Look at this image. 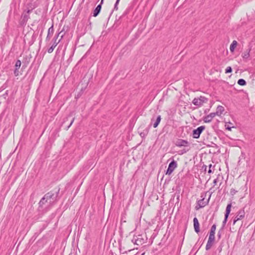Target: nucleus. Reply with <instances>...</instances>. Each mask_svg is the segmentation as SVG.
<instances>
[{"label": "nucleus", "mask_w": 255, "mask_h": 255, "mask_svg": "<svg viewBox=\"0 0 255 255\" xmlns=\"http://www.w3.org/2000/svg\"><path fill=\"white\" fill-rule=\"evenodd\" d=\"M58 192L59 191L57 192L56 194L52 192H49L46 193L40 201L39 203V206L42 207L46 203H48L51 205L53 204L56 200Z\"/></svg>", "instance_id": "obj_1"}, {"label": "nucleus", "mask_w": 255, "mask_h": 255, "mask_svg": "<svg viewBox=\"0 0 255 255\" xmlns=\"http://www.w3.org/2000/svg\"><path fill=\"white\" fill-rule=\"evenodd\" d=\"M60 33L61 32H59V33H58L54 37V38L53 39L52 41H53V43H52V45L49 49H48V50H47V52L49 53H51L53 51V50H54V48H55V47L60 42V41H61V39L63 38V35H62L61 36V38L58 41H57L58 37L59 36V35L60 34Z\"/></svg>", "instance_id": "obj_2"}, {"label": "nucleus", "mask_w": 255, "mask_h": 255, "mask_svg": "<svg viewBox=\"0 0 255 255\" xmlns=\"http://www.w3.org/2000/svg\"><path fill=\"white\" fill-rule=\"evenodd\" d=\"M207 102V99L205 97L200 96L199 98H194L192 101V103L196 106L201 107L204 103Z\"/></svg>", "instance_id": "obj_3"}, {"label": "nucleus", "mask_w": 255, "mask_h": 255, "mask_svg": "<svg viewBox=\"0 0 255 255\" xmlns=\"http://www.w3.org/2000/svg\"><path fill=\"white\" fill-rule=\"evenodd\" d=\"M177 162L174 160L172 161L168 165L166 174L167 175H170L177 167Z\"/></svg>", "instance_id": "obj_4"}, {"label": "nucleus", "mask_w": 255, "mask_h": 255, "mask_svg": "<svg viewBox=\"0 0 255 255\" xmlns=\"http://www.w3.org/2000/svg\"><path fill=\"white\" fill-rule=\"evenodd\" d=\"M231 207H232V204L231 203L230 204H229L227 207H226V213H225V219L223 222V226H222V229H223V228H224L226 223H227V220H228V218L229 217V215L230 213V212H231Z\"/></svg>", "instance_id": "obj_5"}, {"label": "nucleus", "mask_w": 255, "mask_h": 255, "mask_svg": "<svg viewBox=\"0 0 255 255\" xmlns=\"http://www.w3.org/2000/svg\"><path fill=\"white\" fill-rule=\"evenodd\" d=\"M204 126H200L197 129H194L193 131V137L195 138H198L199 137L200 134L205 129Z\"/></svg>", "instance_id": "obj_6"}, {"label": "nucleus", "mask_w": 255, "mask_h": 255, "mask_svg": "<svg viewBox=\"0 0 255 255\" xmlns=\"http://www.w3.org/2000/svg\"><path fill=\"white\" fill-rule=\"evenodd\" d=\"M245 212L244 210L239 211L235 220H234L233 224H235L237 221L242 219L245 217Z\"/></svg>", "instance_id": "obj_7"}, {"label": "nucleus", "mask_w": 255, "mask_h": 255, "mask_svg": "<svg viewBox=\"0 0 255 255\" xmlns=\"http://www.w3.org/2000/svg\"><path fill=\"white\" fill-rule=\"evenodd\" d=\"M215 113H212L204 118L203 121L205 123H210L212 119L216 116Z\"/></svg>", "instance_id": "obj_8"}, {"label": "nucleus", "mask_w": 255, "mask_h": 255, "mask_svg": "<svg viewBox=\"0 0 255 255\" xmlns=\"http://www.w3.org/2000/svg\"><path fill=\"white\" fill-rule=\"evenodd\" d=\"M194 228L195 231L198 233L200 231L199 223L197 218H194L193 219Z\"/></svg>", "instance_id": "obj_9"}, {"label": "nucleus", "mask_w": 255, "mask_h": 255, "mask_svg": "<svg viewBox=\"0 0 255 255\" xmlns=\"http://www.w3.org/2000/svg\"><path fill=\"white\" fill-rule=\"evenodd\" d=\"M53 32H54L53 26L52 25L48 30V33H47V35L46 38V41L50 40L52 35L53 34Z\"/></svg>", "instance_id": "obj_10"}, {"label": "nucleus", "mask_w": 255, "mask_h": 255, "mask_svg": "<svg viewBox=\"0 0 255 255\" xmlns=\"http://www.w3.org/2000/svg\"><path fill=\"white\" fill-rule=\"evenodd\" d=\"M188 142L186 140L180 139L176 142V145L178 146H186L188 145Z\"/></svg>", "instance_id": "obj_11"}, {"label": "nucleus", "mask_w": 255, "mask_h": 255, "mask_svg": "<svg viewBox=\"0 0 255 255\" xmlns=\"http://www.w3.org/2000/svg\"><path fill=\"white\" fill-rule=\"evenodd\" d=\"M224 111V108L223 106H218L216 110V112L215 113V114H216V115L220 116L221 114H222Z\"/></svg>", "instance_id": "obj_12"}, {"label": "nucleus", "mask_w": 255, "mask_h": 255, "mask_svg": "<svg viewBox=\"0 0 255 255\" xmlns=\"http://www.w3.org/2000/svg\"><path fill=\"white\" fill-rule=\"evenodd\" d=\"M237 45H238V43H237V41L234 40L232 42V43L231 44L230 47V50L231 52L233 53L234 52L235 49L236 48Z\"/></svg>", "instance_id": "obj_13"}, {"label": "nucleus", "mask_w": 255, "mask_h": 255, "mask_svg": "<svg viewBox=\"0 0 255 255\" xmlns=\"http://www.w3.org/2000/svg\"><path fill=\"white\" fill-rule=\"evenodd\" d=\"M29 15L26 14H23L22 15V20H21V24H25L27 22V20L29 18Z\"/></svg>", "instance_id": "obj_14"}, {"label": "nucleus", "mask_w": 255, "mask_h": 255, "mask_svg": "<svg viewBox=\"0 0 255 255\" xmlns=\"http://www.w3.org/2000/svg\"><path fill=\"white\" fill-rule=\"evenodd\" d=\"M250 51H251V49H249L247 50L246 51H245L243 53L242 57L244 59H247V58H248L250 57Z\"/></svg>", "instance_id": "obj_15"}, {"label": "nucleus", "mask_w": 255, "mask_h": 255, "mask_svg": "<svg viewBox=\"0 0 255 255\" xmlns=\"http://www.w3.org/2000/svg\"><path fill=\"white\" fill-rule=\"evenodd\" d=\"M160 121H161V117H160V116H158L156 119L155 122L153 124V127L155 128H156L158 126V125H159Z\"/></svg>", "instance_id": "obj_16"}, {"label": "nucleus", "mask_w": 255, "mask_h": 255, "mask_svg": "<svg viewBox=\"0 0 255 255\" xmlns=\"http://www.w3.org/2000/svg\"><path fill=\"white\" fill-rule=\"evenodd\" d=\"M213 243L214 242H210V241H208L207 244L206 246V250H210L211 249V248L212 247Z\"/></svg>", "instance_id": "obj_17"}, {"label": "nucleus", "mask_w": 255, "mask_h": 255, "mask_svg": "<svg viewBox=\"0 0 255 255\" xmlns=\"http://www.w3.org/2000/svg\"><path fill=\"white\" fill-rule=\"evenodd\" d=\"M238 84L241 86H245L246 85V82L243 79H240L238 81Z\"/></svg>", "instance_id": "obj_18"}, {"label": "nucleus", "mask_w": 255, "mask_h": 255, "mask_svg": "<svg viewBox=\"0 0 255 255\" xmlns=\"http://www.w3.org/2000/svg\"><path fill=\"white\" fill-rule=\"evenodd\" d=\"M216 229V226L215 224H214L211 227V230L210 232V234H215Z\"/></svg>", "instance_id": "obj_19"}, {"label": "nucleus", "mask_w": 255, "mask_h": 255, "mask_svg": "<svg viewBox=\"0 0 255 255\" xmlns=\"http://www.w3.org/2000/svg\"><path fill=\"white\" fill-rule=\"evenodd\" d=\"M208 241L214 242L215 241V234H210Z\"/></svg>", "instance_id": "obj_20"}, {"label": "nucleus", "mask_w": 255, "mask_h": 255, "mask_svg": "<svg viewBox=\"0 0 255 255\" xmlns=\"http://www.w3.org/2000/svg\"><path fill=\"white\" fill-rule=\"evenodd\" d=\"M21 64V63L20 60H17L16 61L15 64V69H19V68L20 67Z\"/></svg>", "instance_id": "obj_21"}, {"label": "nucleus", "mask_w": 255, "mask_h": 255, "mask_svg": "<svg viewBox=\"0 0 255 255\" xmlns=\"http://www.w3.org/2000/svg\"><path fill=\"white\" fill-rule=\"evenodd\" d=\"M100 13V11L98 10L96 8H95L93 12V16L96 17L97 16L99 13Z\"/></svg>", "instance_id": "obj_22"}, {"label": "nucleus", "mask_w": 255, "mask_h": 255, "mask_svg": "<svg viewBox=\"0 0 255 255\" xmlns=\"http://www.w3.org/2000/svg\"><path fill=\"white\" fill-rule=\"evenodd\" d=\"M203 199H204V198L202 200H199L198 201V205L201 207H204L206 205V204H204L203 203H202V201H203Z\"/></svg>", "instance_id": "obj_23"}, {"label": "nucleus", "mask_w": 255, "mask_h": 255, "mask_svg": "<svg viewBox=\"0 0 255 255\" xmlns=\"http://www.w3.org/2000/svg\"><path fill=\"white\" fill-rule=\"evenodd\" d=\"M232 71V68L231 67L229 66L226 68L225 73H231Z\"/></svg>", "instance_id": "obj_24"}, {"label": "nucleus", "mask_w": 255, "mask_h": 255, "mask_svg": "<svg viewBox=\"0 0 255 255\" xmlns=\"http://www.w3.org/2000/svg\"><path fill=\"white\" fill-rule=\"evenodd\" d=\"M18 69H15L14 71V76H18L19 75V71H18Z\"/></svg>", "instance_id": "obj_25"}, {"label": "nucleus", "mask_w": 255, "mask_h": 255, "mask_svg": "<svg viewBox=\"0 0 255 255\" xmlns=\"http://www.w3.org/2000/svg\"><path fill=\"white\" fill-rule=\"evenodd\" d=\"M237 192V191L235 189H231V191H230V193H231L232 195H235V194L236 193V192Z\"/></svg>", "instance_id": "obj_26"}, {"label": "nucleus", "mask_w": 255, "mask_h": 255, "mask_svg": "<svg viewBox=\"0 0 255 255\" xmlns=\"http://www.w3.org/2000/svg\"><path fill=\"white\" fill-rule=\"evenodd\" d=\"M101 7H102L101 4H99V5H97V6L95 8H96L98 10H99L100 12Z\"/></svg>", "instance_id": "obj_27"}, {"label": "nucleus", "mask_w": 255, "mask_h": 255, "mask_svg": "<svg viewBox=\"0 0 255 255\" xmlns=\"http://www.w3.org/2000/svg\"><path fill=\"white\" fill-rule=\"evenodd\" d=\"M118 4H119V3H117V1H116V3H115V6H114V9H115V10H118Z\"/></svg>", "instance_id": "obj_28"}, {"label": "nucleus", "mask_w": 255, "mask_h": 255, "mask_svg": "<svg viewBox=\"0 0 255 255\" xmlns=\"http://www.w3.org/2000/svg\"><path fill=\"white\" fill-rule=\"evenodd\" d=\"M211 167H212V165L210 164L209 165V170H208V173H211L212 172V170H211Z\"/></svg>", "instance_id": "obj_29"}, {"label": "nucleus", "mask_w": 255, "mask_h": 255, "mask_svg": "<svg viewBox=\"0 0 255 255\" xmlns=\"http://www.w3.org/2000/svg\"><path fill=\"white\" fill-rule=\"evenodd\" d=\"M74 119H75L74 118H73V119H72V120L71 121V123H70V125L68 126V128H69V127L72 125V124H73V122H74Z\"/></svg>", "instance_id": "obj_30"}, {"label": "nucleus", "mask_w": 255, "mask_h": 255, "mask_svg": "<svg viewBox=\"0 0 255 255\" xmlns=\"http://www.w3.org/2000/svg\"><path fill=\"white\" fill-rule=\"evenodd\" d=\"M217 179H215L213 181V183L214 185H216L217 184Z\"/></svg>", "instance_id": "obj_31"}, {"label": "nucleus", "mask_w": 255, "mask_h": 255, "mask_svg": "<svg viewBox=\"0 0 255 255\" xmlns=\"http://www.w3.org/2000/svg\"><path fill=\"white\" fill-rule=\"evenodd\" d=\"M218 236L219 238H220L221 233H220V231L218 232Z\"/></svg>", "instance_id": "obj_32"}, {"label": "nucleus", "mask_w": 255, "mask_h": 255, "mask_svg": "<svg viewBox=\"0 0 255 255\" xmlns=\"http://www.w3.org/2000/svg\"><path fill=\"white\" fill-rule=\"evenodd\" d=\"M226 128L230 130H231V128H230V127H227Z\"/></svg>", "instance_id": "obj_33"}, {"label": "nucleus", "mask_w": 255, "mask_h": 255, "mask_svg": "<svg viewBox=\"0 0 255 255\" xmlns=\"http://www.w3.org/2000/svg\"><path fill=\"white\" fill-rule=\"evenodd\" d=\"M31 11V10H29V9L27 11V13H29V12H30Z\"/></svg>", "instance_id": "obj_34"}, {"label": "nucleus", "mask_w": 255, "mask_h": 255, "mask_svg": "<svg viewBox=\"0 0 255 255\" xmlns=\"http://www.w3.org/2000/svg\"><path fill=\"white\" fill-rule=\"evenodd\" d=\"M120 0H117V3H119Z\"/></svg>", "instance_id": "obj_35"}, {"label": "nucleus", "mask_w": 255, "mask_h": 255, "mask_svg": "<svg viewBox=\"0 0 255 255\" xmlns=\"http://www.w3.org/2000/svg\"><path fill=\"white\" fill-rule=\"evenodd\" d=\"M103 1H104V0H101V3H100V4H102L103 3Z\"/></svg>", "instance_id": "obj_36"}, {"label": "nucleus", "mask_w": 255, "mask_h": 255, "mask_svg": "<svg viewBox=\"0 0 255 255\" xmlns=\"http://www.w3.org/2000/svg\"><path fill=\"white\" fill-rule=\"evenodd\" d=\"M131 251H132V250H129L128 252H130Z\"/></svg>", "instance_id": "obj_37"}, {"label": "nucleus", "mask_w": 255, "mask_h": 255, "mask_svg": "<svg viewBox=\"0 0 255 255\" xmlns=\"http://www.w3.org/2000/svg\"><path fill=\"white\" fill-rule=\"evenodd\" d=\"M141 255H143V253H142Z\"/></svg>", "instance_id": "obj_38"}]
</instances>
